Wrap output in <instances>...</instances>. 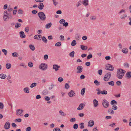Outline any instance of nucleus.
Instances as JSON below:
<instances>
[{
    "label": "nucleus",
    "mask_w": 131,
    "mask_h": 131,
    "mask_svg": "<svg viewBox=\"0 0 131 131\" xmlns=\"http://www.w3.org/2000/svg\"><path fill=\"white\" fill-rule=\"evenodd\" d=\"M16 112V114L17 115H19L21 116L22 115H21V114L23 112V111L21 109H19L17 110Z\"/></svg>",
    "instance_id": "obj_11"
},
{
    "label": "nucleus",
    "mask_w": 131,
    "mask_h": 131,
    "mask_svg": "<svg viewBox=\"0 0 131 131\" xmlns=\"http://www.w3.org/2000/svg\"><path fill=\"white\" fill-rule=\"evenodd\" d=\"M82 3L83 5L85 6H86L88 5V0H85L83 1Z\"/></svg>",
    "instance_id": "obj_19"
},
{
    "label": "nucleus",
    "mask_w": 131,
    "mask_h": 131,
    "mask_svg": "<svg viewBox=\"0 0 131 131\" xmlns=\"http://www.w3.org/2000/svg\"><path fill=\"white\" fill-rule=\"evenodd\" d=\"M85 90V88H84L82 89L81 91V94L82 95H84Z\"/></svg>",
    "instance_id": "obj_28"
},
{
    "label": "nucleus",
    "mask_w": 131,
    "mask_h": 131,
    "mask_svg": "<svg viewBox=\"0 0 131 131\" xmlns=\"http://www.w3.org/2000/svg\"><path fill=\"white\" fill-rule=\"evenodd\" d=\"M124 66L125 68H128L129 67V64L128 63H125L124 64Z\"/></svg>",
    "instance_id": "obj_26"
},
{
    "label": "nucleus",
    "mask_w": 131,
    "mask_h": 131,
    "mask_svg": "<svg viewBox=\"0 0 131 131\" xmlns=\"http://www.w3.org/2000/svg\"><path fill=\"white\" fill-rule=\"evenodd\" d=\"M84 123H82L80 124V125H81V126L80 127V128L83 129L84 128Z\"/></svg>",
    "instance_id": "obj_62"
},
{
    "label": "nucleus",
    "mask_w": 131,
    "mask_h": 131,
    "mask_svg": "<svg viewBox=\"0 0 131 131\" xmlns=\"http://www.w3.org/2000/svg\"><path fill=\"white\" fill-rule=\"evenodd\" d=\"M75 38L77 40H79V37L78 34H77L75 35Z\"/></svg>",
    "instance_id": "obj_56"
},
{
    "label": "nucleus",
    "mask_w": 131,
    "mask_h": 131,
    "mask_svg": "<svg viewBox=\"0 0 131 131\" xmlns=\"http://www.w3.org/2000/svg\"><path fill=\"white\" fill-rule=\"evenodd\" d=\"M80 47L83 50H87L88 48V47L86 46H85L83 45H81L80 46Z\"/></svg>",
    "instance_id": "obj_17"
},
{
    "label": "nucleus",
    "mask_w": 131,
    "mask_h": 131,
    "mask_svg": "<svg viewBox=\"0 0 131 131\" xmlns=\"http://www.w3.org/2000/svg\"><path fill=\"white\" fill-rule=\"evenodd\" d=\"M107 83L110 85L112 86H113L114 85V81H112L110 82H108Z\"/></svg>",
    "instance_id": "obj_47"
},
{
    "label": "nucleus",
    "mask_w": 131,
    "mask_h": 131,
    "mask_svg": "<svg viewBox=\"0 0 131 131\" xmlns=\"http://www.w3.org/2000/svg\"><path fill=\"white\" fill-rule=\"evenodd\" d=\"M40 5L38 7L40 10L42 9L44 7V5L43 3H39Z\"/></svg>",
    "instance_id": "obj_18"
},
{
    "label": "nucleus",
    "mask_w": 131,
    "mask_h": 131,
    "mask_svg": "<svg viewBox=\"0 0 131 131\" xmlns=\"http://www.w3.org/2000/svg\"><path fill=\"white\" fill-rule=\"evenodd\" d=\"M122 52L124 53H127L128 52V49L127 48H124L122 49Z\"/></svg>",
    "instance_id": "obj_22"
},
{
    "label": "nucleus",
    "mask_w": 131,
    "mask_h": 131,
    "mask_svg": "<svg viewBox=\"0 0 131 131\" xmlns=\"http://www.w3.org/2000/svg\"><path fill=\"white\" fill-rule=\"evenodd\" d=\"M102 70L101 69L99 70L98 71V73L100 75H102Z\"/></svg>",
    "instance_id": "obj_57"
},
{
    "label": "nucleus",
    "mask_w": 131,
    "mask_h": 131,
    "mask_svg": "<svg viewBox=\"0 0 131 131\" xmlns=\"http://www.w3.org/2000/svg\"><path fill=\"white\" fill-rule=\"evenodd\" d=\"M48 56L47 54H45L44 56V59L45 60H47L48 58Z\"/></svg>",
    "instance_id": "obj_55"
},
{
    "label": "nucleus",
    "mask_w": 131,
    "mask_h": 131,
    "mask_svg": "<svg viewBox=\"0 0 131 131\" xmlns=\"http://www.w3.org/2000/svg\"><path fill=\"white\" fill-rule=\"evenodd\" d=\"M60 40L61 41H63L64 40V36L62 35H61L60 36Z\"/></svg>",
    "instance_id": "obj_52"
},
{
    "label": "nucleus",
    "mask_w": 131,
    "mask_h": 131,
    "mask_svg": "<svg viewBox=\"0 0 131 131\" xmlns=\"http://www.w3.org/2000/svg\"><path fill=\"white\" fill-rule=\"evenodd\" d=\"M6 77V75L2 73L0 74V78L2 79H4Z\"/></svg>",
    "instance_id": "obj_16"
},
{
    "label": "nucleus",
    "mask_w": 131,
    "mask_h": 131,
    "mask_svg": "<svg viewBox=\"0 0 131 131\" xmlns=\"http://www.w3.org/2000/svg\"><path fill=\"white\" fill-rule=\"evenodd\" d=\"M83 69V67L82 66H79L77 67V69L78 70L77 72L78 73H80L82 71V70Z\"/></svg>",
    "instance_id": "obj_12"
},
{
    "label": "nucleus",
    "mask_w": 131,
    "mask_h": 131,
    "mask_svg": "<svg viewBox=\"0 0 131 131\" xmlns=\"http://www.w3.org/2000/svg\"><path fill=\"white\" fill-rule=\"evenodd\" d=\"M126 77L127 79L131 78V72H127L126 75Z\"/></svg>",
    "instance_id": "obj_14"
},
{
    "label": "nucleus",
    "mask_w": 131,
    "mask_h": 131,
    "mask_svg": "<svg viewBox=\"0 0 131 131\" xmlns=\"http://www.w3.org/2000/svg\"><path fill=\"white\" fill-rule=\"evenodd\" d=\"M105 69L111 71L114 70V68L111 64H108L106 65Z\"/></svg>",
    "instance_id": "obj_5"
},
{
    "label": "nucleus",
    "mask_w": 131,
    "mask_h": 131,
    "mask_svg": "<svg viewBox=\"0 0 131 131\" xmlns=\"http://www.w3.org/2000/svg\"><path fill=\"white\" fill-rule=\"evenodd\" d=\"M53 69H55L56 71H57V65L54 64L53 66Z\"/></svg>",
    "instance_id": "obj_36"
},
{
    "label": "nucleus",
    "mask_w": 131,
    "mask_h": 131,
    "mask_svg": "<svg viewBox=\"0 0 131 131\" xmlns=\"http://www.w3.org/2000/svg\"><path fill=\"white\" fill-rule=\"evenodd\" d=\"M101 93L102 94L106 95L107 94V92L106 91L103 90L101 92Z\"/></svg>",
    "instance_id": "obj_41"
},
{
    "label": "nucleus",
    "mask_w": 131,
    "mask_h": 131,
    "mask_svg": "<svg viewBox=\"0 0 131 131\" xmlns=\"http://www.w3.org/2000/svg\"><path fill=\"white\" fill-rule=\"evenodd\" d=\"M30 49L32 51H34L35 50V47L33 45H29Z\"/></svg>",
    "instance_id": "obj_25"
},
{
    "label": "nucleus",
    "mask_w": 131,
    "mask_h": 131,
    "mask_svg": "<svg viewBox=\"0 0 131 131\" xmlns=\"http://www.w3.org/2000/svg\"><path fill=\"white\" fill-rule=\"evenodd\" d=\"M20 37L22 38H25V35L23 31H20L19 32Z\"/></svg>",
    "instance_id": "obj_20"
},
{
    "label": "nucleus",
    "mask_w": 131,
    "mask_h": 131,
    "mask_svg": "<svg viewBox=\"0 0 131 131\" xmlns=\"http://www.w3.org/2000/svg\"><path fill=\"white\" fill-rule=\"evenodd\" d=\"M63 80V79L62 77H59L58 79V80L60 82H62Z\"/></svg>",
    "instance_id": "obj_59"
},
{
    "label": "nucleus",
    "mask_w": 131,
    "mask_h": 131,
    "mask_svg": "<svg viewBox=\"0 0 131 131\" xmlns=\"http://www.w3.org/2000/svg\"><path fill=\"white\" fill-rule=\"evenodd\" d=\"M12 55L13 57H17L18 54L16 52H14L12 54Z\"/></svg>",
    "instance_id": "obj_40"
},
{
    "label": "nucleus",
    "mask_w": 131,
    "mask_h": 131,
    "mask_svg": "<svg viewBox=\"0 0 131 131\" xmlns=\"http://www.w3.org/2000/svg\"><path fill=\"white\" fill-rule=\"evenodd\" d=\"M94 125V121L93 120H90L88 123V125L90 127L93 126Z\"/></svg>",
    "instance_id": "obj_13"
},
{
    "label": "nucleus",
    "mask_w": 131,
    "mask_h": 131,
    "mask_svg": "<svg viewBox=\"0 0 131 131\" xmlns=\"http://www.w3.org/2000/svg\"><path fill=\"white\" fill-rule=\"evenodd\" d=\"M78 124H74L73 126V128L74 129H76L78 128Z\"/></svg>",
    "instance_id": "obj_43"
},
{
    "label": "nucleus",
    "mask_w": 131,
    "mask_h": 131,
    "mask_svg": "<svg viewBox=\"0 0 131 131\" xmlns=\"http://www.w3.org/2000/svg\"><path fill=\"white\" fill-rule=\"evenodd\" d=\"M21 24L20 23H17L15 25V27L16 28H18L21 26Z\"/></svg>",
    "instance_id": "obj_33"
},
{
    "label": "nucleus",
    "mask_w": 131,
    "mask_h": 131,
    "mask_svg": "<svg viewBox=\"0 0 131 131\" xmlns=\"http://www.w3.org/2000/svg\"><path fill=\"white\" fill-rule=\"evenodd\" d=\"M102 104L105 108H107L109 106V103L105 99H104L102 102Z\"/></svg>",
    "instance_id": "obj_4"
},
{
    "label": "nucleus",
    "mask_w": 131,
    "mask_h": 131,
    "mask_svg": "<svg viewBox=\"0 0 131 131\" xmlns=\"http://www.w3.org/2000/svg\"><path fill=\"white\" fill-rule=\"evenodd\" d=\"M33 65V63H32L31 62H29L28 63V65L29 67L30 68L32 67Z\"/></svg>",
    "instance_id": "obj_45"
},
{
    "label": "nucleus",
    "mask_w": 131,
    "mask_h": 131,
    "mask_svg": "<svg viewBox=\"0 0 131 131\" xmlns=\"http://www.w3.org/2000/svg\"><path fill=\"white\" fill-rule=\"evenodd\" d=\"M90 19L91 20H94L96 19V16H93L90 17Z\"/></svg>",
    "instance_id": "obj_37"
},
{
    "label": "nucleus",
    "mask_w": 131,
    "mask_h": 131,
    "mask_svg": "<svg viewBox=\"0 0 131 131\" xmlns=\"http://www.w3.org/2000/svg\"><path fill=\"white\" fill-rule=\"evenodd\" d=\"M15 122H20L21 121V118L16 119L15 120Z\"/></svg>",
    "instance_id": "obj_46"
},
{
    "label": "nucleus",
    "mask_w": 131,
    "mask_h": 131,
    "mask_svg": "<svg viewBox=\"0 0 131 131\" xmlns=\"http://www.w3.org/2000/svg\"><path fill=\"white\" fill-rule=\"evenodd\" d=\"M12 16L11 14L10 13H8L7 10H5L4 13L3 18L4 21H7L9 19H12Z\"/></svg>",
    "instance_id": "obj_2"
},
{
    "label": "nucleus",
    "mask_w": 131,
    "mask_h": 131,
    "mask_svg": "<svg viewBox=\"0 0 131 131\" xmlns=\"http://www.w3.org/2000/svg\"><path fill=\"white\" fill-rule=\"evenodd\" d=\"M111 105H113L114 104L116 105L117 104V103L116 101L113 100L111 101Z\"/></svg>",
    "instance_id": "obj_24"
},
{
    "label": "nucleus",
    "mask_w": 131,
    "mask_h": 131,
    "mask_svg": "<svg viewBox=\"0 0 131 131\" xmlns=\"http://www.w3.org/2000/svg\"><path fill=\"white\" fill-rule=\"evenodd\" d=\"M94 83L96 85H98L100 84V83L97 80H95L94 81Z\"/></svg>",
    "instance_id": "obj_35"
},
{
    "label": "nucleus",
    "mask_w": 131,
    "mask_h": 131,
    "mask_svg": "<svg viewBox=\"0 0 131 131\" xmlns=\"http://www.w3.org/2000/svg\"><path fill=\"white\" fill-rule=\"evenodd\" d=\"M20 66L23 67L24 68H26V66L25 65V63H20Z\"/></svg>",
    "instance_id": "obj_58"
},
{
    "label": "nucleus",
    "mask_w": 131,
    "mask_h": 131,
    "mask_svg": "<svg viewBox=\"0 0 131 131\" xmlns=\"http://www.w3.org/2000/svg\"><path fill=\"white\" fill-rule=\"evenodd\" d=\"M38 15L40 19L42 21H44L46 20V17L44 13L40 12L38 13Z\"/></svg>",
    "instance_id": "obj_3"
},
{
    "label": "nucleus",
    "mask_w": 131,
    "mask_h": 131,
    "mask_svg": "<svg viewBox=\"0 0 131 131\" xmlns=\"http://www.w3.org/2000/svg\"><path fill=\"white\" fill-rule=\"evenodd\" d=\"M52 25V24L51 23H50L47 24L45 26V28L47 29L49 28Z\"/></svg>",
    "instance_id": "obj_21"
},
{
    "label": "nucleus",
    "mask_w": 131,
    "mask_h": 131,
    "mask_svg": "<svg viewBox=\"0 0 131 131\" xmlns=\"http://www.w3.org/2000/svg\"><path fill=\"white\" fill-rule=\"evenodd\" d=\"M108 111V112H110V113L112 114H113L114 113V111L111 108H109Z\"/></svg>",
    "instance_id": "obj_38"
},
{
    "label": "nucleus",
    "mask_w": 131,
    "mask_h": 131,
    "mask_svg": "<svg viewBox=\"0 0 131 131\" xmlns=\"http://www.w3.org/2000/svg\"><path fill=\"white\" fill-rule=\"evenodd\" d=\"M31 128L30 127H28L26 129V131H30Z\"/></svg>",
    "instance_id": "obj_61"
},
{
    "label": "nucleus",
    "mask_w": 131,
    "mask_h": 131,
    "mask_svg": "<svg viewBox=\"0 0 131 131\" xmlns=\"http://www.w3.org/2000/svg\"><path fill=\"white\" fill-rule=\"evenodd\" d=\"M29 88L28 87H26L23 90L24 92L26 93H29Z\"/></svg>",
    "instance_id": "obj_23"
},
{
    "label": "nucleus",
    "mask_w": 131,
    "mask_h": 131,
    "mask_svg": "<svg viewBox=\"0 0 131 131\" xmlns=\"http://www.w3.org/2000/svg\"><path fill=\"white\" fill-rule=\"evenodd\" d=\"M92 57V55L91 54H90L87 57V59H89Z\"/></svg>",
    "instance_id": "obj_54"
},
{
    "label": "nucleus",
    "mask_w": 131,
    "mask_h": 131,
    "mask_svg": "<svg viewBox=\"0 0 131 131\" xmlns=\"http://www.w3.org/2000/svg\"><path fill=\"white\" fill-rule=\"evenodd\" d=\"M39 68L42 70L44 71L47 69V66L45 63H41L39 66Z\"/></svg>",
    "instance_id": "obj_6"
},
{
    "label": "nucleus",
    "mask_w": 131,
    "mask_h": 131,
    "mask_svg": "<svg viewBox=\"0 0 131 131\" xmlns=\"http://www.w3.org/2000/svg\"><path fill=\"white\" fill-rule=\"evenodd\" d=\"M112 108L114 110L117 109V107L116 105H113L112 106Z\"/></svg>",
    "instance_id": "obj_51"
},
{
    "label": "nucleus",
    "mask_w": 131,
    "mask_h": 131,
    "mask_svg": "<svg viewBox=\"0 0 131 131\" xmlns=\"http://www.w3.org/2000/svg\"><path fill=\"white\" fill-rule=\"evenodd\" d=\"M68 95L70 97H72L75 95V93L74 91L71 90L69 93H68Z\"/></svg>",
    "instance_id": "obj_8"
},
{
    "label": "nucleus",
    "mask_w": 131,
    "mask_h": 131,
    "mask_svg": "<svg viewBox=\"0 0 131 131\" xmlns=\"http://www.w3.org/2000/svg\"><path fill=\"white\" fill-rule=\"evenodd\" d=\"M18 13L19 14H23V11L21 9H19L18 10Z\"/></svg>",
    "instance_id": "obj_60"
},
{
    "label": "nucleus",
    "mask_w": 131,
    "mask_h": 131,
    "mask_svg": "<svg viewBox=\"0 0 131 131\" xmlns=\"http://www.w3.org/2000/svg\"><path fill=\"white\" fill-rule=\"evenodd\" d=\"M13 9L10 6H9L7 10L8 11L9 13H10L13 10Z\"/></svg>",
    "instance_id": "obj_42"
},
{
    "label": "nucleus",
    "mask_w": 131,
    "mask_h": 131,
    "mask_svg": "<svg viewBox=\"0 0 131 131\" xmlns=\"http://www.w3.org/2000/svg\"><path fill=\"white\" fill-rule=\"evenodd\" d=\"M81 2L80 1L77 4V6L78 7L79 6L81 5Z\"/></svg>",
    "instance_id": "obj_63"
},
{
    "label": "nucleus",
    "mask_w": 131,
    "mask_h": 131,
    "mask_svg": "<svg viewBox=\"0 0 131 131\" xmlns=\"http://www.w3.org/2000/svg\"><path fill=\"white\" fill-rule=\"evenodd\" d=\"M93 103L94 107H96L98 105V101L96 99H94L93 100Z\"/></svg>",
    "instance_id": "obj_15"
},
{
    "label": "nucleus",
    "mask_w": 131,
    "mask_h": 131,
    "mask_svg": "<svg viewBox=\"0 0 131 131\" xmlns=\"http://www.w3.org/2000/svg\"><path fill=\"white\" fill-rule=\"evenodd\" d=\"M6 66L7 69H10L11 67V65L10 63H7L6 64Z\"/></svg>",
    "instance_id": "obj_27"
},
{
    "label": "nucleus",
    "mask_w": 131,
    "mask_h": 131,
    "mask_svg": "<svg viewBox=\"0 0 131 131\" xmlns=\"http://www.w3.org/2000/svg\"><path fill=\"white\" fill-rule=\"evenodd\" d=\"M126 71L121 69H118L116 77L119 79H121L124 76Z\"/></svg>",
    "instance_id": "obj_1"
},
{
    "label": "nucleus",
    "mask_w": 131,
    "mask_h": 131,
    "mask_svg": "<svg viewBox=\"0 0 131 131\" xmlns=\"http://www.w3.org/2000/svg\"><path fill=\"white\" fill-rule=\"evenodd\" d=\"M37 84L36 83H32L30 85V87L32 88L37 85Z\"/></svg>",
    "instance_id": "obj_29"
},
{
    "label": "nucleus",
    "mask_w": 131,
    "mask_h": 131,
    "mask_svg": "<svg viewBox=\"0 0 131 131\" xmlns=\"http://www.w3.org/2000/svg\"><path fill=\"white\" fill-rule=\"evenodd\" d=\"M65 22V21L64 19H61L60 20L59 23L61 24H63Z\"/></svg>",
    "instance_id": "obj_44"
},
{
    "label": "nucleus",
    "mask_w": 131,
    "mask_h": 131,
    "mask_svg": "<svg viewBox=\"0 0 131 131\" xmlns=\"http://www.w3.org/2000/svg\"><path fill=\"white\" fill-rule=\"evenodd\" d=\"M4 107V105L3 103L1 102H0V108L1 109H2Z\"/></svg>",
    "instance_id": "obj_50"
},
{
    "label": "nucleus",
    "mask_w": 131,
    "mask_h": 131,
    "mask_svg": "<svg viewBox=\"0 0 131 131\" xmlns=\"http://www.w3.org/2000/svg\"><path fill=\"white\" fill-rule=\"evenodd\" d=\"M78 115L80 117H82L84 116V113H79Z\"/></svg>",
    "instance_id": "obj_64"
},
{
    "label": "nucleus",
    "mask_w": 131,
    "mask_h": 131,
    "mask_svg": "<svg viewBox=\"0 0 131 131\" xmlns=\"http://www.w3.org/2000/svg\"><path fill=\"white\" fill-rule=\"evenodd\" d=\"M59 113L60 115L63 116H65L66 115V114L65 113L62 111L61 110L59 111Z\"/></svg>",
    "instance_id": "obj_34"
},
{
    "label": "nucleus",
    "mask_w": 131,
    "mask_h": 131,
    "mask_svg": "<svg viewBox=\"0 0 131 131\" xmlns=\"http://www.w3.org/2000/svg\"><path fill=\"white\" fill-rule=\"evenodd\" d=\"M77 42L75 40H73L72 42L71 43V45L72 46H75Z\"/></svg>",
    "instance_id": "obj_30"
},
{
    "label": "nucleus",
    "mask_w": 131,
    "mask_h": 131,
    "mask_svg": "<svg viewBox=\"0 0 131 131\" xmlns=\"http://www.w3.org/2000/svg\"><path fill=\"white\" fill-rule=\"evenodd\" d=\"M70 87V86L69 85L68 83H66L65 84V88L67 89H68Z\"/></svg>",
    "instance_id": "obj_39"
},
{
    "label": "nucleus",
    "mask_w": 131,
    "mask_h": 131,
    "mask_svg": "<svg viewBox=\"0 0 131 131\" xmlns=\"http://www.w3.org/2000/svg\"><path fill=\"white\" fill-rule=\"evenodd\" d=\"M74 52L72 51L69 53V56L71 57H73L74 56Z\"/></svg>",
    "instance_id": "obj_31"
},
{
    "label": "nucleus",
    "mask_w": 131,
    "mask_h": 131,
    "mask_svg": "<svg viewBox=\"0 0 131 131\" xmlns=\"http://www.w3.org/2000/svg\"><path fill=\"white\" fill-rule=\"evenodd\" d=\"M111 76L110 72H108L106 73L105 75L104 78V80L105 81H107L109 79Z\"/></svg>",
    "instance_id": "obj_7"
},
{
    "label": "nucleus",
    "mask_w": 131,
    "mask_h": 131,
    "mask_svg": "<svg viewBox=\"0 0 131 131\" xmlns=\"http://www.w3.org/2000/svg\"><path fill=\"white\" fill-rule=\"evenodd\" d=\"M85 106V104L84 103L80 104L79 107L77 108L78 110H82L84 108Z\"/></svg>",
    "instance_id": "obj_10"
},
{
    "label": "nucleus",
    "mask_w": 131,
    "mask_h": 131,
    "mask_svg": "<svg viewBox=\"0 0 131 131\" xmlns=\"http://www.w3.org/2000/svg\"><path fill=\"white\" fill-rule=\"evenodd\" d=\"M127 17V15L125 14L123 16H121V18L122 19H125Z\"/></svg>",
    "instance_id": "obj_49"
},
{
    "label": "nucleus",
    "mask_w": 131,
    "mask_h": 131,
    "mask_svg": "<svg viewBox=\"0 0 131 131\" xmlns=\"http://www.w3.org/2000/svg\"><path fill=\"white\" fill-rule=\"evenodd\" d=\"M76 121V119L75 118H71L70 119V121L71 122H75Z\"/></svg>",
    "instance_id": "obj_48"
},
{
    "label": "nucleus",
    "mask_w": 131,
    "mask_h": 131,
    "mask_svg": "<svg viewBox=\"0 0 131 131\" xmlns=\"http://www.w3.org/2000/svg\"><path fill=\"white\" fill-rule=\"evenodd\" d=\"M42 41L45 43H47V39H46L45 37L44 36H43L42 37Z\"/></svg>",
    "instance_id": "obj_32"
},
{
    "label": "nucleus",
    "mask_w": 131,
    "mask_h": 131,
    "mask_svg": "<svg viewBox=\"0 0 131 131\" xmlns=\"http://www.w3.org/2000/svg\"><path fill=\"white\" fill-rule=\"evenodd\" d=\"M10 124L8 122H7L5 123L4 125V128L6 129H8L10 128Z\"/></svg>",
    "instance_id": "obj_9"
},
{
    "label": "nucleus",
    "mask_w": 131,
    "mask_h": 131,
    "mask_svg": "<svg viewBox=\"0 0 131 131\" xmlns=\"http://www.w3.org/2000/svg\"><path fill=\"white\" fill-rule=\"evenodd\" d=\"M2 51L4 53V54L6 55L7 54V50L5 49H3L2 50Z\"/></svg>",
    "instance_id": "obj_53"
}]
</instances>
